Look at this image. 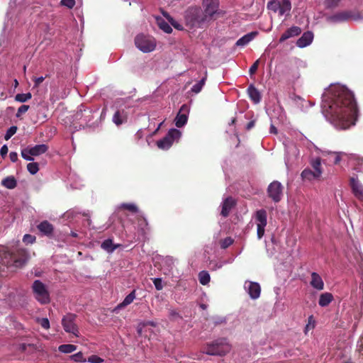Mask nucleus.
<instances>
[{
    "instance_id": "f257e3e1",
    "label": "nucleus",
    "mask_w": 363,
    "mask_h": 363,
    "mask_svg": "<svg viewBox=\"0 0 363 363\" xmlns=\"http://www.w3.org/2000/svg\"><path fill=\"white\" fill-rule=\"evenodd\" d=\"M323 112L337 128L347 129L354 124L357 107L353 94L346 87L330 86L323 96Z\"/></svg>"
},
{
    "instance_id": "f03ea898",
    "label": "nucleus",
    "mask_w": 363,
    "mask_h": 363,
    "mask_svg": "<svg viewBox=\"0 0 363 363\" xmlns=\"http://www.w3.org/2000/svg\"><path fill=\"white\" fill-rule=\"evenodd\" d=\"M28 258V252L23 249L9 251L6 247H2L0 248V277L4 275L6 269L22 267Z\"/></svg>"
},
{
    "instance_id": "7ed1b4c3",
    "label": "nucleus",
    "mask_w": 363,
    "mask_h": 363,
    "mask_svg": "<svg viewBox=\"0 0 363 363\" xmlns=\"http://www.w3.org/2000/svg\"><path fill=\"white\" fill-rule=\"evenodd\" d=\"M186 24L191 28H203L208 22L203 10L200 7H189L184 14Z\"/></svg>"
},
{
    "instance_id": "20e7f679",
    "label": "nucleus",
    "mask_w": 363,
    "mask_h": 363,
    "mask_svg": "<svg viewBox=\"0 0 363 363\" xmlns=\"http://www.w3.org/2000/svg\"><path fill=\"white\" fill-rule=\"evenodd\" d=\"M230 350V346L225 338L216 340L210 344H207L203 349V352L209 355L223 356Z\"/></svg>"
},
{
    "instance_id": "39448f33",
    "label": "nucleus",
    "mask_w": 363,
    "mask_h": 363,
    "mask_svg": "<svg viewBox=\"0 0 363 363\" xmlns=\"http://www.w3.org/2000/svg\"><path fill=\"white\" fill-rule=\"evenodd\" d=\"M35 298L41 304L50 301V293L46 286L40 280H35L31 286Z\"/></svg>"
},
{
    "instance_id": "423d86ee",
    "label": "nucleus",
    "mask_w": 363,
    "mask_h": 363,
    "mask_svg": "<svg viewBox=\"0 0 363 363\" xmlns=\"http://www.w3.org/2000/svg\"><path fill=\"white\" fill-rule=\"evenodd\" d=\"M135 45L142 52H150L156 48V40L152 36L138 34L135 38Z\"/></svg>"
},
{
    "instance_id": "0eeeda50",
    "label": "nucleus",
    "mask_w": 363,
    "mask_h": 363,
    "mask_svg": "<svg viewBox=\"0 0 363 363\" xmlns=\"http://www.w3.org/2000/svg\"><path fill=\"white\" fill-rule=\"evenodd\" d=\"M181 135L180 130L175 128L170 129L162 139L157 142V145L160 149L167 150L172 146L174 140L179 139Z\"/></svg>"
},
{
    "instance_id": "6e6552de",
    "label": "nucleus",
    "mask_w": 363,
    "mask_h": 363,
    "mask_svg": "<svg viewBox=\"0 0 363 363\" xmlns=\"http://www.w3.org/2000/svg\"><path fill=\"white\" fill-rule=\"evenodd\" d=\"M284 186L278 181H273L267 187V195L274 202L278 203L281 200Z\"/></svg>"
},
{
    "instance_id": "1a4fd4ad",
    "label": "nucleus",
    "mask_w": 363,
    "mask_h": 363,
    "mask_svg": "<svg viewBox=\"0 0 363 363\" xmlns=\"http://www.w3.org/2000/svg\"><path fill=\"white\" fill-rule=\"evenodd\" d=\"M77 315L73 313H68L62 318V325L64 330L69 333H72L76 337L79 336L78 327L75 323Z\"/></svg>"
},
{
    "instance_id": "9d476101",
    "label": "nucleus",
    "mask_w": 363,
    "mask_h": 363,
    "mask_svg": "<svg viewBox=\"0 0 363 363\" xmlns=\"http://www.w3.org/2000/svg\"><path fill=\"white\" fill-rule=\"evenodd\" d=\"M267 214L264 209H259L256 211L255 220L257 222V235L258 239H261L264 235L265 227L267 224Z\"/></svg>"
},
{
    "instance_id": "9b49d317",
    "label": "nucleus",
    "mask_w": 363,
    "mask_h": 363,
    "mask_svg": "<svg viewBox=\"0 0 363 363\" xmlns=\"http://www.w3.org/2000/svg\"><path fill=\"white\" fill-rule=\"evenodd\" d=\"M203 6L205 16L211 21L218 11L219 0H203Z\"/></svg>"
},
{
    "instance_id": "f8f14e48",
    "label": "nucleus",
    "mask_w": 363,
    "mask_h": 363,
    "mask_svg": "<svg viewBox=\"0 0 363 363\" xmlns=\"http://www.w3.org/2000/svg\"><path fill=\"white\" fill-rule=\"evenodd\" d=\"M188 113V106L186 104L182 105L175 118V125L177 128H182L187 123Z\"/></svg>"
},
{
    "instance_id": "ddd939ff",
    "label": "nucleus",
    "mask_w": 363,
    "mask_h": 363,
    "mask_svg": "<svg viewBox=\"0 0 363 363\" xmlns=\"http://www.w3.org/2000/svg\"><path fill=\"white\" fill-rule=\"evenodd\" d=\"M350 186L354 196L360 201H363V186L357 177H352L350 179Z\"/></svg>"
},
{
    "instance_id": "4468645a",
    "label": "nucleus",
    "mask_w": 363,
    "mask_h": 363,
    "mask_svg": "<svg viewBox=\"0 0 363 363\" xmlns=\"http://www.w3.org/2000/svg\"><path fill=\"white\" fill-rule=\"evenodd\" d=\"M245 289L252 299H257L259 297L261 293L260 285L257 282L246 281Z\"/></svg>"
},
{
    "instance_id": "2eb2a0df",
    "label": "nucleus",
    "mask_w": 363,
    "mask_h": 363,
    "mask_svg": "<svg viewBox=\"0 0 363 363\" xmlns=\"http://www.w3.org/2000/svg\"><path fill=\"white\" fill-rule=\"evenodd\" d=\"M236 202L231 196L226 198L222 204L220 214L223 217H228L232 208L235 206Z\"/></svg>"
},
{
    "instance_id": "dca6fc26",
    "label": "nucleus",
    "mask_w": 363,
    "mask_h": 363,
    "mask_svg": "<svg viewBox=\"0 0 363 363\" xmlns=\"http://www.w3.org/2000/svg\"><path fill=\"white\" fill-rule=\"evenodd\" d=\"M301 33V29L298 26H292L287 29L280 37L279 42L283 43L290 38L298 36Z\"/></svg>"
},
{
    "instance_id": "f3484780",
    "label": "nucleus",
    "mask_w": 363,
    "mask_h": 363,
    "mask_svg": "<svg viewBox=\"0 0 363 363\" xmlns=\"http://www.w3.org/2000/svg\"><path fill=\"white\" fill-rule=\"evenodd\" d=\"M313 39V33L311 31H306L296 41V45L299 48H305L312 43Z\"/></svg>"
},
{
    "instance_id": "a211bd4d",
    "label": "nucleus",
    "mask_w": 363,
    "mask_h": 363,
    "mask_svg": "<svg viewBox=\"0 0 363 363\" xmlns=\"http://www.w3.org/2000/svg\"><path fill=\"white\" fill-rule=\"evenodd\" d=\"M310 284L313 288L318 291H321L324 289V282L321 277L316 272L311 273Z\"/></svg>"
},
{
    "instance_id": "6ab92c4d",
    "label": "nucleus",
    "mask_w": 363,
    "mask_h": 363,
    "mask_svg": "<svg viewBox=\"0 0 363 363\" xmlns=\"http://www.w3.org/2000/svg\"><path fill=\"white\" fill-rule=\"evenodd\" d=\"M37 228L40 233L47 236L52 235L54 230L53 225L48 220L42 221L38 225Z\"/></svg>"
},
{
    "instance_id": "aec40b11",
    "label": "nucleus",
    "mask_w": 363,
    "mask_h": 363,
    "mask_svg": "<svg viewBox=\"0 0 363 363\" xmlns=\"http://www.w3.org/2000/svg\"><path fill=\"white\" fill-rule=\"evenodd\" d=\"M247 94L250 99L255 103L259 104L261 101V94L259 90L253 85L250 84L247 88Z\"/></svg>"
},
{
    "instance_id": "412c9836",
    "label": "nucleus",
    "mask_w": 363,
    "mask_h": 363,
    "mask_svg": "<svg viewBox=\"0 0 363 363\" xmlns=\"http://www.w3.org/2000/svg\"><path fill=\"white\" fill-rule=\"evenodd\" d=\"M48 150V147L45 144L36 145L28 148V152L31 156H38L47 152Z\"/></svg>"
},
{
    "instance_id": "4be33fe9",
    "label": "nucleus",
    "mask_w": 363,
    "mask_h": 363,
    "mask_svg": "<svg viewBox=\"0 0 363 363\" xmlns=\"http://www.w3.org/2000/svg\"><path fill=\"white\" fill-rule=\"evenodd\" d=\"M351 17V15L349 12L343 11L337 13L333 16H331L328 18V20L331 22H341L348 20Z\"/></svg>"
},
{
    "instance_id": "5701e85b",
    "label": "nucleus",
    "mask_w": 363,
    "mask_h": 363,
    "mask_svg": "<svg viewBox=\"0 0 363 363\" xmlns=\"http://www.w3.org/2000/svg\"><path fill=\"white\" fill-rule=\"evenodd\" d=\"M333 301V296L331 293L325 292L320 294L318 304L321 307L328 306Z\"/></svg>"
},
{
    "instance_id": "b1692460",
    "label": "nucleus",
    "mask_w": 363,
    "mask_h": 363,
    "mask_svg": "<svg viewBox=\"0 0 363 363\" xmlns=\"http://www.w3.org/2000/svg\"><path fill=\"white\" fill-rule=\"evenodd\" d=\"M257 35V32L249 33L238 40L235 44L237 46H245L252 40Z\"/></svg>"
},
{
    "instance_id": "393cba45",
    "label": "nucleus",
    "mask_w": 363,
    "mask_h": 363,
    "mask_svg": "<svg viewBox=\"0 0 363 363\" xmlns=\"http://www.w3.org/2000/svg\"><path fill=\"white\" fill-rule=\"evenodd\" d=\"M350 161L354 170L357 172H363V157L354 155L350 158Z\"/></svg>"
},
{
    "instance_id": "a878e982",
    "label": "nucleus",
    "mask_w": 363,
    "mask_h": 363,
    "mask_svg": "<svg viewBox=\"0 0 363 363\" xmlns=\"http://www.w3.org/2000/svg\"><path fill=\"white\" fill-rule=\"evenodd\" d=\"M291 9V4L290 0H281L279 3V13L281 16L289 13Z\"/></svg>"
},
{
    "instance_id": "bb28decb",
    "label": "nucleus",
    "mask_w": 363,
    "mask_h": 363,
    "mask_svg": "<svg viewBox=\"0 0 363 363\" xmlns=\"http://www.w3.org/2000/svg\"><path fill=\"white\" fill-rule=\"evenodd\" d=\"M303 180L312 181L313 179H318L320 177L316 176L315 173L309 168L303 169L301 174Z\"/></svg>"
},
{
    "instance_id": "cd10ccee",
    "label": "nucleus",
    "mask_w": 363,
    "mask_h": 363,
    "mask_svg": "<svg viewBox=\"0 0 363 363\" xmlns=\"http://www.w3.org/2000/svg\"><path fill=\"white\" fill-rule=\"evenodd\" d=\"M311 165L313 169V172L315 173L316 176L319 177H321L323 173V169L321 167V160L320 157H317L314 160H312L311 162Z\"/></svg>"
},
{
    "instance_id": "c85d7f7f",
    "label": "nucleus",
    "mask_w": 363,
    "mask_h": 363,
    "mask_svg": "<svg viewBox=\"0 0 363 363\" xmlns=\"http://www.w3.org/2000/svg\"><path fill=\"white\" fill-rule=\"evenodd\" d=\"M135 292L136 291L135 289L133 290L128 296H125L124 300L119 303L117 307L118 308H125L133 303L136 296Z\"/></svg>"
},
{
    "instance_id": "c756f323",
    "label": "nucleus",
    "mask_w": 363,
    "mask_h": 363,
    "mask_svg": "<svg viewBox=\"0 0 363 363\" xmlns=\"http://www.w3.org/2000/svg\"><path fill=\"white\" fill-rule=\"evenodd\" d=\"M1 184L9 189H13L17 186V182L14 177H6L1 181Z\"/></svg>"
},
{
    "instance_id": "7c9ffc66",
    "label": "nucleus",
    "mask_w": 363,
    "mask_h": 363,
    "mask_svg": "<svg viewBox=\"0 0 363 363\" xmlns=\"http://www.w3.org/2000/svg\"><path fill=\"white\" fill-rule=\"evenodd\" d=\"M101 247L108 252H113L118 245H114L111 239H106L101 243Z\"/></svg>"
},
{
    "instance_id": "2f4dec72",
    "label": "nucleus",
    "mask_w": 363,
    "mask_h": 363,
    "mask_svg": "<svg viewBox=\"0 0 363 363\" xmlns=\"http://www.w3.org/2000/svg\"><path fill=\"white\" fill-rule=\"evenodd\" d=\"M125 114L123 111H121L118 110L116 111L113 116V121L117 125H121L125 121Z\"/></svg>"
},
{
    "instance_id": "473e14b6",
    "label": "nucleus",
    "mask_w": 363,
    "mask_h": 363,
    "mask_svg": "<svg viewBox=\"0 0 363 363\" xmlns=\"http://www.w3.org/2000/svg\"><path fill=\"white\" fill-rule=\"evenodd\" d=\"M119 210H127L133 213L138 211V208L134 203H123L118 206Z\"/></svg>"
},
{
    "instance_id": "72a5a7b5",
    "label": "nucleus",
    "mask_w": 363,
    "mask_h": 363,
    "mask_svg": "<svg viewBox=\"0 0 363 363\" xmlns=\"http://www.w3.org/2000/svg\"><path fill=\"white\" fill-rule=\"evenodd\" d=\"M157 24L160 29L167 33H171L172 31V27L162 18H157Z\"/></svg>"
},
{
    "instance_id": "f704fd0d",
    "label": "nucleus",
    "mask_w": 363,
    "mask_h": 363,
    "mask_svg": "<svg viewBox=\"0 0 363 363\" xmlns=\"http://www.w3.org/2000/svg\"><path fill=\"white\" fill-rule=\"evenodd\" d=\"M58 350L62 353H72L77 350V346L71 344H65L59 346Z\"/></svg>"
},
{
    "instance_id": "c9c22d12",
    "label": "nucleus",
    "mask_w": 363,
    "mask_h": 363,
    "mask_svg": "<svg viewBox=\"0 0 363 363\" xmlns=\"http://www.w3.org/2000/svg\"><path fill=\"white\" fill-rule=\"evenodd\" d=\"M211 279L210 275L206 271H201L199 274V280L201 284L206 285L209 283Z\"/></svg>"
},
{
    "instance_id": "e433bc0d",
    "label": "nucleus",
    "mask_w": 363,
    "mask_h": 363,
    "mask_svg": "<svg viewBox=\"0 0 363 363\" xmlns=\"http://www.w3.org/2000/svg\"><path fill=\"white\" fill-rule=\"evenodd\" d=\"M206 80V77H203L199 82H197L192 86L191 91L195 94L199 93L201 91L203 86H204Z\"/></svg>"
},
{
    "instance_id": "4c0bfd02",
    "label": "nucleus",
    "mask_w": 363,
    "mask_h": 363,
    "mask_svg": "<svg viewBox=\"0 0 363 363\" xmlns=\"http://www.w3.org/2000/svg\"><path fill=\"white\" fill-rule=\"evenodd\" d=\"M32 98V94L28 92L26 94H18L15 96V100L18 102L24 103Z\"/></svg>"
},
{
    "instance_id": "58836bf2",
    "label": "nucleus",
    "mask_w": 363,
    "mask_h": 363,
    "mask_svg": "<svg viewBox=\"0 0 363 363\" xmlns=\"http://www.w3.org/2000/svg\"><path fill=\"white\" fill-rule=\"evenodd\" d=\"M163 16L168 20L172 26L178 30H182V26L178 23L169 13L167 12L162 13Z\"/></svg>"
},
{
    "instance_id": "ea45409f",
    "label": "nucleus",
    "mask_w": 363,
    "mask_h": 363,
    "mask_svg": "<svg viewBox=\"0 0 363 363\" xmlns=\"http://www.w3.org/2000/svg\"><path fill=\"white\" fill-rule=\"evenodd\" d=\"M27 169L31 174H35L39 170V165L37 162H30L27 164Z\"/></svg>"
},
{
    "instance_id": "a19ab883",
    "label": "nucleus",
    "mask_w": 363,
    "mask_h": 363,
    "mask_svg": "<svg viewBox=\"0 0 363 363\" xmlns=\"http://www.w3.org/2000/svg\"><path fill=\"white\" fill-rule=\"evenodd\" d=\"M233 243V240L230 237H227L223 240H220V247L222 249H226Z\"/></svg>"
},
{
    "instance_id": "79ce46f5",
    "label": "nucleus",
    "mask_w": 363,
    "mask_h": 363,
    "mask_svg": "<svg viewBox=\"0 0 363 363\" xmlns=\"http://www.w3.org/2000/svg\"><path fill=\"white\" fill-rule=\"evenodd\" d=\"M137 220L139 227L141 228L143 231H144L145 228L147 227L148 225L147 220L142 216H138Z\"/></svg>"
},
{
    "instance_id": "37998d69",
    "label": "nucleus",
    "mask_w": 363,
    "mask_h": 363,
    "mask_svg": "<svg viewBox=\"0 0 363 363\" xmlns=\"http://www.w3.org/2000/svg\"><path fill=\"white\" fill-rule=\"evenodd\" d=\"M71 359L74 362H86V359L84 357L83 354L79 352L71 356Z\"/></svg>"
},
{
    "instance_id": "c03bdc74",
    "label": "nucleus",
    "mask_w": 363,
    "mask_h": 363,
    "mask_svg": "<svg viewBox=\"0 0 363 363\" xmlns=\"http://www.w3.org/2000/svg\"><path fill=\"white\" fill-rule=\"evenodd\" d=\"M30 106L28 105H21L17 111L16 117L20 118L21 115L27 112Z\"/></svg>"
},
{
    "instance_id": "a18cd8bd",
    "label": "nucleus",
    "mask_w": 363,
    "mask_h": 363,
    "mask_svg": "<svg viewBox=\"0 0 363 363\" xmlns=\"http://www.w3.org/2000/svg\"><path fill=\"white\" fill-rule=\"evenodd\" d=\"M16 130H17V127L16 126H11L10 127L6 133V135L4 136V138L5 140H9L16 133Z\"/></svg>"
},
{
    "instance_id": "49530a36",
    "label": "nucleus",
    "mask_w": 363,
    "mask_h": 363,
    "mask_svg": "<svg viewBox=\"0 0 363 363\" xmlns=\"http://www.w3.org/2000/svg\"><path fill=\"white\" fill-rule=\"evenodd\" d=\"M341 0H325V6L329 9H333L337 6Z\"/></svg>"
},
{
    "instance_id": "de8ad7c7",
    "label": "nucleus",
    "mask_w": 363,
    "mask_h": 363,
    "mask_svg": "<svg viewBox=\"0 0 363 363\" xmlns=\"http://www.w3.org/2000/svg\"><path fill=\"white\" fill-rule=\"evenodd\" d=\"M23 241L27 244H32L35 241V237L29 234H26L23 236Z\"/></svg>"
},
{
    "instance_id": "09e8293b",
    "label": "nucleus",
    "mask_w": 363,
    "mask_h": 363,
    "mask_svg": "<svg viewBox=\"0 0 363 363\" xmlns=\"http://www.w3.org/2000/svg\"><path fill=\"white\" fill-rule=\"evenodd\" d=\"M162 279H160V278L153 279V284L157 290L160 291L162 289L163 285H162Z\"/></svg>"
},
{
    "instance_id": "8fccbe9b",
    "label": "nucleus",
    "mask_w": 363,
    "mask_h": 363,
    "mask_svg": "<svg viewBox=\"0 0 363 363\" xmlns=\"http://www.w3.org/2000/svg\"><path fill=\"white\" fill-rule=\"evenodd\" d=\"M259 64V60H257L253 65L250 67L249 73L252 76L253 75L257 70L258 66Z\"/></svg>"
},
{
    "instance_id": "3c124183",
    "label": "nucleus",
    "mask_w": 363,
    "mask_h": 363,
    "mask_svg": "<svg viewBox=\"0 0 363 363\" xmlns=\"http://www.w3.org/2000/svg\"><path fill=\"white\" fill-rule=\"evenodd\" d=\"M21 156L23 159H25L27 161H33V157L31 155H30V154L28 152V149H23L21 151Z\"/></svg>"
},
{
    "instance_id": "603ef678",
    "label": "nucleus",
    "mask_w": 363,
    "mask_h": 363,
    "mask_svg": "<svg viewBox=\"0 0 363 363\" xmlns=\"http://www.w3.org/2000/svg\"><path fill=\"white\" fill-rule=\"evenodd\" d=\"M88 362L91 363H101L104 359L97 355H91L89 357Z\"/></svg>"
},
{
    "instance_id": "864d4df0",
    "label": "nucleus",
    "mask_w": 363,
    "mask_h": 363,
    "mask_svg": "<svg viewBox=\"0 0 363 363\" xmlns=\"http://www.w3.org/2000/svg\"><path fill=\"white\" fill-rule=\"evenodd\" d=\"M61 4L69 9H72L75 5L74 0H61Z\"/></svg>"
},
{
    "instance_id": "5fc2aeb1",
    "label": "nucleus",
    "mask_w": 363,
    "mask_h": 363,
    "mask_svg": "<svg viewBox=\"0 0 363 363\" xmlns=\"http://www.w3.org/2000/svg\"><path fill=\"white\" fill-rule=\"evenodd\" d=\"M331 157L333 159V163L337 164L340 162L341 157L340 154L337 152H331L330 154Z\"/></svg>"
},
{
    "instance_id": "6e6d98bb",
    "label": "nucleus",
    "mask_w": 363,
    "mask_h": 363,
    "mask_svg": "<svg viewBox=\"0 0 363 363\" xmlns=\"http://www.w3.org/2000/svg\"><path fill=\"white\" fill-rule=\"evenodd\" d=\"M39 323L40 324L41 327L45 329H48L50 328V322L48 318H41L39 320Z\"/></svg>"
},
{
    "instance_id": "4d7b16f0",
    "label": "nucleus",
    "mask_w": 363,
    "mask_h": 363,
    "mask_svg": "<svg viewBox=\"0 0 363 363\" xmlns=\"http://www.w3.org/2000/svg\"><path fill=\"white\" fill-rule=\"evenodd\" d=\"M169 318L173 320H176L177 318H182V317L180 316L179 313L174 310L169 311Z\"/></svg>"
},
{
    "instance_id": "13d9d810",
    "label": "nucleus",
    "mask_w": 363,
    "mask_h": 363,
    "mask_svg": "<svg viewBox=\"0 0 363 363\" xmlns=\"http://www.w3.org/2000/svg\"><path fill=\"white\" fill-rule=\"evenodd\" d=\"M48 77V75L47 74L45 77H35L33 79L35 86H38L45 80V79Z\"/></svg>"
},
{
    "instance_id": "bf43d9fd",
    "label": "nucleus",
    "mask_w": 363,
    "mask_h": 363,
    "mask_svg": "<svg viewBox=\"0 0 363 363\" xmlns=\"http://www.w3.org/2000/svg\"><path fill=\"white\" fill-rule=\"evenodd\" d=\"M8 147L6 145H4L0 150V155L2 157H5L8 153Z\"/></svg>"
},
{
    "instance_id": "052dcab7",
    "label": "nucleus",
    "mask_w": 363,
    "mask_h": 363,
    "mask_svg": "<svg viewBox=\"0 0 363 363\" xmlns=\"http://www.w3.org/2000/svg\"><path fill=\"white\" fill-rule=\"evenodd\" d=\"M9 158L11 162H16L18 160V154L16 152H11L9 154Z\"/></svg>"
},
{
    "instance_id": "680f3d73",
    "label": "nucleus",
    "mask_w": 363,
    "mask_h": 363,
    "mask_svg": "<svg viewBox=\"0 0 363 363\" xmlns=\"http://www.w3.org/2000/svg\"><path fill=\"white\" fill-rule=\"evenodd\" d=\"M255 123H256V120L253 119V120H251L247 125H246V130H251L252 128L255 127Z\"/></svg>"
},
{
    "instance_id": "e2e57ef3",
    "label": "nucleus",
    "mask_w": 363,
    "mask_h": 363,
    "mask_svg": "<svg viewBox=\"0 0 363 363\" xmlns=\"http://www.w3.org/2000/svg\"><path fill=\"white\" fill-rule=\"evenodd\" d=\"M358 351L360 354L363 355V336L362 337L360 341L358 344Z\"/></svg>"
},
{
    "instance_id": "0e129e2a",
    "label": "nucleus",
    "mask_w": 363,
    "mask_h": 363,
    "mask_svg": "<svg viewBox=\"0 0 363 363\" xmlns=\"http://www.w3.org/2000/svg\"><path fill=\"white\" fill-rule=\"evenodd\" d=\"M268 8L271 9L272 10H273L274 12H276L277 10H279V3L278 4H268Z\"/></svg>"
},
{
    "instance_id": "69168bd1",
    "label": "nucleus",
    "mask_w": 363,
    "mask_h": 363,
    "mask_svg": "<svg viewBox=\"0 0 363 363\" xmlns=\"http://www.w3.org/2000/svg\"><path fill=\"white\" fill-rule=\"evenodd\" d=\"M270 133H274V134L277 133V130L274 125H272L270 127Z\"/></svg>"
},
{
    "instance_id": "338daca9",
    "label": "nucleus",
    "mask_w": 363,
    "mask_h": 363,
    "mask_svg": "<svg viewBox=\"0 0 363 363\" xmlns=\"http://www.w3.org/2000/svg\"><path fill=\"white\" fill-rule=\"evenodd\" d=\"M200 307H201L203 310H205V309H206L207 306H206V304H204V303H202V304H201V305H200Z\"/></svg>"
},
{
    "instance_id": "774afa93",
    "label": "nucleus",
    "mask_w": 363,
    "mask_h": 363,
    "mask_svg": "<svg viewBox=\"0 0 363 363\" xmlns=\"http://www.w3.org/2000/svg\"><path fill=\"white\" fill-rule=\"evenodd\" d=\"M236 122V118H233L230 123V125H234Z\"/></svg>"
}]
</instances>
